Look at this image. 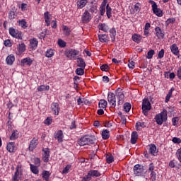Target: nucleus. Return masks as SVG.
I'll list each match as a JSON object with an SVG mask.
<instances>
[{
  "instance_id": "nucleus-38",
  "label": "nucleus",
  "mask_w": 181,
  "mask_h": 181,
  "mask_svg": "<svg viewBox=\"0 0 181 181\" xmlns=\"http://www.w3.org/2000/svg\"><path fill=\"white\" fill-rule=\"evenodd\" d=\"M49 177H50V173L49 171H43L42 178L44 180L49 181Z\"/></svg>"
},
{
  "instance_id": "nucleus-48",
  "label": "nucleus",
  "mask_w": 181,
  "mask_h": 181,
  "mask_svg": "<svg viewBox=\"0 0 181 181\" xmlns=\"http://www.w3.org/2000/svg\"><path fill=\"white\" fill-rule=\"evenodd\" d=\"M30 169L31 171L33 172V173H34L35 175H37V173H39V170H37V166H34V165H30Z\"/></svg>"
},
{
  "instance_id": "nucleus-57",
  "label": "nucleus",
  "mask_w": 181,
  "mask_h": 181,
  "mask_svg": "<svg viewBox=\"0 0 181 181\" xmlns=\"http://www.w3.org/2000/svg\"><path fill=\"white\" fill-rule=\"evenodd\" d=\"M173 125L176 127L177 125V122H179V117H174L172 119Z\"/></svg>"
},
{
  "instance_id": "nucleus-20",
  "label": "nucleus",
  "mask_w": 181,
  "mask_h": 181,
  "mask_svg": "<svg viewBox=\"0 0 181 181\" xmlns=\"http://www.w3.org/2000/svg\"><path fill=\"white\" fill-rule=\"evenodd\" d=\"M45 21L47 23V26H50V22H52V16L47 11L44 13Z\"/></svg>"
},
{
  "instance_id": "nucleus-64",
  "label": "nucleus",
  "mask_w": 181,
  "mask_h": 181,
  "mask_svg": "<svg viewBox=\"0 0 181 181\" xmlns=\"http://www.w3.org/2000/svg\"><path fill=\"white\" fill-rule=\"evenodd\" d=\"M153 170H155V166L153 165V163H151L149 165L148 172H153Z\"/></svg>"
},
{
  "instance_id": "nucleus-7",
  "label": "nucleus",
  "mask_w": 181,
  "mask_h": 181,
  "mask_svg": "<svg viewBox=\"0 0 181 181\" xmlns=\"http://www.w3.org/2000/svg\"><path fill=\"white\" fill-rule=\"evenodd\" d=\"M150 4H151L152 5V10L153 13H155L156 16H158L159 18H162V16H163V13L162 12V10H160V8H158V5L156 4V3L151 0Z\"/></svg>"
},
{
  "instance_id": "nucleus-28",
  "label": "nucleus",
  "mask_w": 181,
  "mask_h": 181,
  "mask_svg": "<svg viewBox=\"0 0 181 181\" xmlns=\"http://www.w3.org/2000/svg\"><path fill=\"white\" fill-rule=\"evenodd\" d=\"M98 39L102 43H107V42H108V36H107L105 34L99 35Z\"/></svg>"
},
{
  "instance_id": "nucleus-15",
  "label": "nucleus",
  "mask_w": 181,
  "mask_h": 181,
  "mask_svg": "<svg viewBox=\"0 0 181 181\" xmlns=\"http://www.w3.org/2000/svg\"><path fill=\"white\" fill-rule=\"evenodd\" d=\"M37 45H39V42L36 38H33L30 40V50H36L37 49Z\"/></svg>"
},
{
  "instance_id": "nucleus-12",
  "label": "nucleus",
  "mask_w": 181,
  "mask_h": 181,
  "mask_svg": "<svg viewBox=\"0 0 181 181\" xmlns=\"http://www.w3.org/2000/svg\"><path fill=\"white\" fill-rule=\"evenodd\" d=\"M115 93L117 98L119 99L118 104L119 105H121L124 103V93H122V90L119 89L117 90Z\"/></svg>"
},
{
  "instance_id": "nucleus-10",
  "label": "nucleus",
  "mask_w": 181,
  "mask_h": 181,
  "mask_svg": "<svg viewBox=\"0 0 181 181\" xmlns=\"http://www.w3.org/2000/svg\"><path fill=\"white\" fill-rule=\"evenodd\" d=\"M134 173L136 176H141V175H144V167L141 165L136 164L134 167Z\"/></svg>"
},
{
  "instance_id": "nucleus-51",
  "label": "nucleus",
  "mask_w": 181,
  "mask_h": 181,
  "mask_svg": "<svg viewBox=\"0 0 181 181\" xmlns=\"http://www.w3.org/2000/svg\"><path fill=\"white\" fill-rule=\"evenodd\" d=\"M4 45L6 47H12V42H11V40L9 39L4 40Z\"/></svg>"
},
{
  "instance_id": "nucleus-55",
  "label": "nucleus",
  "mask_w": 181,
  "mask_h": 181,
  "mask_svg": "<svg viewBox=\"0 0 181 181\" xmlns=\"http://www.w3.org/2000/svg\"><path fill=\"white\" fill-rule=\"evenodd\" d=\"M164 56H165V50H164L163 49H162L158 52V59H162V58H163Z\"/></svg>"
},
{
  "instance_id": "nucleus-49",
  "label": "nucleus",
  "mask_w": 181,
  "mask_h": 181,
  "mask_svg": "<svg viewBox=\"0 0 181 181\" xmlns=\"http://www.w3.org/2000/svg\"><path fill=\"white\" fill-rule=\"evenodd\" d=\"M71 168V165H67L63 170L62 173L64 175H67V173H69V171L70 170V169Z\"/></svg>"
},
{
  "instance_id": "nucleus-22",
  "label": "nucleus",
  "mask_w": 181,
  "mask_h": 181,
  "mask_svg": "<svg viewBox=\"0 0 181 181\" xmlns=\"http://www.w3.org/2000/svg\"><path fill=\"white\" fill-rule=\"evenodd\" d=\"M88 174H89L90 177H100V176H101V173H100V172H98V170H90Z\"/></svg>"
},
{
  "instance_id": "nucleus-63",
  "label": "nucleus",
  "mask_w": 181,
  "mask_h": 181,
  "mask_svg": "<svg viewBox=\"0 0 181 181\" xmlns=\"http://www.w3.org/2000/svg\"><path fill=\"white\" fill-rule=\"evenodd\" d=\"M173 142L174 144H180L181 143V139L180 138H177V137H174L173 139Z\"/></svg>"
},
{
  "instance_id": "nucleus-2",
  "label": "nucleus",
  "mask_w": 181,
  "mask_h": 181,
  "mask_svg": "<svg viewBox=\"0 0 181 181\" xmlns=\"http://www.w3.org/2000/svg\"><path fill=\"white\" fill-rule=\"evenodd\" d=\"M78 144L80 146L94 145V144H97V138L95 136H85L78 140Z\"/></svg>"
},
{
  "instance_id": "nucleus-31",
  "label": "nucleus",
  "mask_w": 181,
  "mask_h": 181,
  "mask_svg": "<svg viewBox=\"0 0 181 181\" xmlns=\"http://www.w3.org/2000/svg\"><path fill=\"white\" fill-rule=\"evenodd\" d=\"M146 127V123L144 122H137L136 123V131H141V128H145Z\"/></svg>"
},
{
  "instance_id": "nucleus-1",
  "label": "nucleus",
  "mask_w": 181,
  "mask_h": 181,
  "mask_svg": "<svg viewBox=\"0 0 181 181\" xmlns=\"http://www.w3.org/2000/svg\"><path fill=\"white\" fill-rule=\"evenodd\" d=\"M9 34L11 35V36H12V37L18 39L17 42L19 44L17 45V47L16 49V54L19 57H22V56H23V42H22V32H20L19 30H16L13 28H10ZM19 40H21V42Z\"/></svg>"
},
{
  "instance_id": "nucleus-19",
  "label": "nucleus",
  "mask_w": 181,
  "mask_h": 181,
  "mask_svg": "<svg viewBox=\"0 0 181 181\" xmlns=\"http://www.w3.org/2000/svg\"><path fill=\"white\" fill-rule=\"evenodd\" d=\"M14 62H15V55L12 54H9L6 59V64H8V66H12Z\"/></svg>"
},
{
  "instance_id": "nucleus-58",
  "label": "nucleus",
  "mask_w": 181,
  "mask_h": 181,
  "mask_svg": "<svg viewBox=\"0 0 181 181\" xmlns=\"http://www.w3.org/2000/svg\"><path fill=\"white\" fill-rule=\"evenodd\" d=\"M34 163L35 166H40V158H34Z\"/></svg>"
},
{
  "instance_id": "nucleus-46",
  "label": "nucleus",
  "mask_w": 181,
  "mask_h": 181,
  "mask_svg": "<svg viewBox=\"0 0 181 181\" xmlns=\"http://www.w3.org/2000/svg\"><path fill=\"white\" fill-rule=\"evenodd\" d=\"M153 54H155V51L153 49H151L147 52L146 59H152L153 57Z\"/></svg>"
},
{
  "instance_id": "nucleus-43",
  "label": "nucleus",
  "mask_w": 181,
  "mask_h": 181,
  "mask_svg": "<svg viewBox=\"0 0 181 181\" xmlns=\"http://www.w3.org/2000/svg\"><path fill=\"white\" fill-rule=\"evenodd\" d=\"M140 11H141V4L136 3L134 5V12L136 13H139V12H140Z\"/></svg>"
},
{
  "instance_id": "nucleus-21",
  "label": "nucleus",
  "mask_w": 181,
  "mask_h": 181,
  "mask_svg": "<svg viewBox=\"0 0 181 181\" xmlns=\"http://www.w3.org/2000/svg\"><path fill=\"white\" fill-rule=\"evenodd\" d=\"M170 50L173 54H175V56H179V47L176 44H173L170 46Z\"/></svg>"
},
{
  "instance_id": "nucleus-13",
  "label": "nucleus",
  "mask_w": 181,
  "mask_h": 181,
  "mask_svg": "<svg viewBox=\"0 0 181 181\" xmlns=\"http://www.w3.org/2000/svg\"><path fill=\"white\" fill-rule=\"evenodd\" d=\"M54 139L58 141L59 144H62L63 142V138H64V135L63 134V132L61 130H59L58 132H55Z\"/></svg>"
},
{
  "instance_id": "nucleus-61",
  "label": "nucleus",
  "mask_w": 181,
  "mask_h": 181,
  "mask_svg": "<svg viewBox=\"0 0 181 181\" xmlns=\"http://www.w3.org/2000/svg\"><path fill=\"white\" fill-rule=\"evenodd\" d=\"M45 125H50V124H52V117H47L45 120Z\"/></svg>"
},
{
  "instance_id": "nucleus-26",
  "label": "nucleus",
  "mask_w": 181,
  "mask_h": 181,
  "mask_svg": "<svg viewBox=\"0 0 181 181\" xmlns=\"http://www.w3.org/2000/svg\"><path fill=\"white\" fill-rule=\"evenodd\" d=\"M6 149L8 152H10V153H12L13 151H15V142H10L7 144Z\"/></svg>"
},
{
  "instance_id": "nucleus-11",
  "label": "nucleus",
  "mask_w": 181,
  "mask_h": 181,
  "mask_svg": "<svg viewBox=\"0 0 181 181\" xmlns=\"http://www.w3.org/2000/svg\"><path fill=\"white\" fill-rule=\"evenodd\" d=\"M50 158V149L45 148L42 149V160L45 162H49Z\"/></svg>"
},
{
  "instance_id": "nucleus-39",
  "label": "nucleus",
  "mask_w": 181,
  "mask_h": 181,
  "mask_svg": "<svg viewBox=\"0 0 181 181\" xmlns=\"http://www.w3.org/2000/svg\"><path fill=\"white\" fill-rule=\"evenodd\" d=\"M17 15L16 13H15V11H10L8 13V19H10V21H12L13 19H15L16 18Z\"/></svg>"
},
{
  "instance_id": "nucleus-30",
  "label": "nucleus",
  "mask_w": 181,
  "mask_h": 181,
  "mask_svg": "<svg viewBox=\"0 0 181 181\" xmlns=\"http://www.w3.org/2000/svg\"><path fill=\"white\" fill-rule=\"evenodd\" d=\"M77 66L78 67L86 69V62H84V59H83V58L77 59Z\"/></svg>"
},
{
  "instance_id": "nucleus-56",
  "label": "nucleus",
  "mask_w": 181,
  "mask_h": 181,
  "mask_svg": "<svg viewBox=\"0 0 181 181\" xmlns=\"http://www.w3.org/2000/svg\"><path fill=\"white\" fill-rule=\"evenodd\" d=\"M150 176L151 180H156V173H155V171H151Z\"/></svg>"
},
{
  "instance_id": "nucleus-6",
  "label": "nucleus",
  "mask_w": 181,
  "mask_h": 181,
  "mask_svg": "<svg viewBox=\"0 0 181 181\" xmlns=\"http://www.w3.org/2000/svg\"><path fill=\"white\" fill-rule=\"evenodd\" d=\"M23 175V170L22 169V166L18 165L16 167V172L14 175L12 177L13 181H19L22 179V175Z\"/></svg>"
},
{
  "instance_id": "nucleus-27",
  "label": "nucleus",
  "mask_w": 181,
  "mask_h": 181,
  "mask_svg": "<svg viewBox=\"0 0 181 181\" xmlns=\"http://www.w3.org/2000/svg\"><path fill=\"white\" fill-rule=\"evenodd\" d=\"M37 91L42 92V91H49L50 90V86L48 85H40L37 88Z\"/></svg>"
},
{
  "instance_id": "nucleus-53",
  "label": "nucleus",
  "mask_w": 181,
  "mask_h": 181,
  "mask_svg": "<svg viewBox=\"0 0 181 181\" xmlns=\"http://www.w3.org/2000/svg\"><path fill=\"white\" fill-rule=\"evenodd\" d=\"M58 45L60 46V47H66V42H64L63 40H59Z\"/></svg>"
},
{
  "instance_id": "nucleus-45",
  "label": "nucleus",
  "mask_w": 181,
  "mask_h": 181,
  "mask_svg": "<svg viewBox=\"0 0 181 181\" xmlns=\"http://www.w3.org/2000/svg\"><path fill=\"white\" fill-rule=\"evenodd\" d=\"M84 69H86V68L80 67V68L76 69V74L78 76H83V74H84Z\"/></svg>"
},
{
  "instance_id": "nucleus-50",
  "label": "nucleus",
  "mask_w": 181,
  "mask_h": 181,
  "mask_svg": "<svg viewBox=\"0 0 181 181\" xmlns=\"http://www.w3.org/2000/svg\"><path fill=\"white\" fill-rule=\"evenodd\" d=\"M106 160L108 163H112V162H114V157L111 155H107Z\"/></svg>"
},
{
  "instance_id": "nucleus-32",
  "label": "nucleus",
  "mask_w": 181,
  "mask_h": 181,
  "mask_svg": "<svg viewBox=\"0 0 181 181\" xmlns=\"http://www.w3.org/2000/svg\"><path fill=\"white\" fill-rule=\"evenodd\" d=\"M112 8H111V7H110V4H107L106 6V15L108 18V19H110L112 16Z\"/></svg>"
},
{
  "instance_id": "nucleus-8",
  "label": "nucleus",
  "mask_w": 181,
  "mask_h": 181,
  "mask_svg": "<svg viewBox=\"0 0 181 181\" xmlns=\"http://www.w3.org/2000/svg\"><path fill=\"white\" fill-rule=\"evenodd\" d=\"M107 101L112 108H115L117 105V99L115 98V94L110 92L107 95Z\"/></svg>"
},
{
  "instance_id": "nucleus-52",
  "label": "nucleus",
  "mask_w": 181,
  "mask_h": 181,
  "mask_svg": "<svg viewBox=\"0 0 181 181\" xmlns=\"http://www.w3.org/2000/svg\"><path fill=\"white\" fill-rule=\"evenodd\" d=\"M108 69H110V66L107 64H103L100 66L102 71H108Z\"/></svg>"
},
{
  "instance_id": "nucleus-42",
  "label": "nucleus",
  "mask_w": 181,
  "mask_h": 181,
  "mask_svg": "<svg viewBox=\"0 0 181 181\" xmlns=\"http://www.w3.org/2000/svg\"><path fill=\"white\" fill-rule=\"evenodd\" d=\"M103 139H108L110 138V132L108 130H103L102 132Z\"/></svg>"
},
{
  "instance_id": "nucleus-4",
  "label": "nucleus",
  "mask_w": 181,
  "mask_h": 181,
  "mask_svg": "<svg viewBox=\"0 0 181 181\" xmlns=\"http://www.w3.org/2000/svg\"><path fill=\"white\" fill-rule=\"evenodd\" d=\"M78 53L79 52L76 49H69L65 52V56L67 57V59H69V60H76Z\"/></svg>"
},
{
  "instance_id": "nucleus-17",
  "label": "nucleus",
  "mask_w": 181,
  "mask_h": 181,
  "mask_svg": "<svg viewBox=\"0 0 181 181\" xmlns=\"http://www.w3.org/2000/svg\"><path fill=\"white\" fill-rule=\"evenodd\" d=\"M156 35L158 39H163L165 37V33L159 27L155 28Z\"/></svg>"
},
{
  "instance_id": "nucleus-25",
  "label": "nucleus",
  "mask_w": 181,
  "mask_h": 181,
  "mask_svg": "<svg viewBox=\"0 0 181 181\" xmlns=\"http://www.w3.org/2000/svg\"><path fill=\"white\" fill-rule=\"evenodd\" d=\"M110 36L111 37L112 42H115V37L117 36V30H115V28H112L110 30Z\"/></svg>"
},
{
  "instance_id": "nucleus-37",
  "label": "nucleus",
  "mask_w": 181,
  "mask_h": 181,
  "mask_svg": "<svg viewBox=\"0 0 181 181\" xmlns=\"http://www.w3.org/2000/svg\"><path fill=\"white\" fill-rule=\"evenodd\" d=\"M107 100L102 99L99 101V107L104 110L107 108Z\"/></svg>"
},
{
  "instance_id": "nucleus-40",
  "label": "nucleus",
  "mask_w": 181,
  "mask_h": 181,
  "mask_svg": "<svg viewBox=\"0 0 181 181\" xmlns=\"http://www.w3.org/2000/svg\"><path fill=\"white\" fill-rule=\"evenodd\" d=\"M33 63V59L30 57L25 58L23 59V64H27V66H30Z\"/></svg>"
},
{
  "instance_id": "nucleus-9",
  "label": "nucleus",
  "mask_w": 181,
  "mask_h": 181,
  "mask_svg": "<svg viewBox=\"0 0 181 181\" xmlns=\"http://www.w3.org/2000/svg\"><path fill=\"white\" fill-rule=\"evenodd\" d=\"M91 14L90 13V12H88V10H86L81 16V21L83 23H88V22L91 21Z\"/></svg>"
},
{
  "instance_id": "nucleus-23",
  "label": "nucleus",
  "mask_w": 181,
  "mask_h": 181,
  "mask_svg": "<svg viewBox=\"0 0 181 181\" xmlns=\"http://www.w3.org/2000/svg\"><path fill=\"white\" fill-rule=\"evenodd\" d=\"M36 146H37V139L33 138L30 144V146H29L30 151H33L35 148H36Z\"/></svg>"
},
{
  "instance_id": "nucleus-34",
  "label": "nucleus",
  "mask_w": 181,
  "mask_h": 181,
  "mask_svg": "<svg viewBox=\"0 0 181 181\" xmlns=\"http://www.w3.org/2000/svg\"><path fill=\"white\" fill-rule=\"evenodd\" d=\"M54 56V50L53 49H48L45 52V57L50 58Z\"/></svg>"
},
{
  "instance_id": "nucleus-54",
  "label": "nucleus",
  "mask_w": 181,
  "mask_h": 181,
  "mask_svg": "<svg viewBox=\"0 0 181 181\" xmlns=\"http://www.w3.org/2000/svg\"><path fill=\"white\" fill-rule=\"evenodd\" d=\"M128 67L132 69V70H134L135 68V62H134V61H129Z\"/></svg>"
},
{
  "instance_id": "nucleus-16",
  "label": "nucleus",
  "mask_w": 181,
  "mask_h": 181,
  "mask_svg": "<svg viewBox=\"0 0 181 181\" xmlns=\"http://www.w3.org/2000/svg\"><path fill=\"white\" fill-rule=\"evenodd\" d=\"M148 152L151 155L153 156H156L158 155V148H156V146L155 144L148 145Z\"/></svg>"
},
{
  "instance_id": "nucleus-59",
  "label": "nucleus",
  "mask_w": 181,
  "mask_h": 181,
  "mask_svg": "<svg viewBox=\"0 0 181 181\" xmlns=\"http://www.w3.org/2000/svg\"><path fill=\"white\" fill-rule=\"evenodd\" d=\"M175 21H176V19L175 18H168L165 21V23H167V25H169L170 23H173Z\"/></svg>"
},
{
  "instance_id": "nucleus-5",
  "label": "nucleus",
  "mask_w": 181,
  "mask_h": 181,
  "mask_svg": "<svg viewBox=\"0 0 181 181\" xmlns=\"http://www.w3.org/2000/svg\"><path fill=\"white\" fill-rule=\"evenodd\" d=\"M142 112L144 115H148V112L151 111L152 106L151 105V102L149 99H144L142 103Z\"/></svg>"
},
{
  "instance_id": "nucleus-3",
  "label": "nucleus",
  "mask_w": 181,
  "mask_h": 181,
  "mask_svg": "<svg viewBox=\"0 0 181 181\" xmlns=\"http://www.w3.org/2000/svg\"><path fill=\"white\" fill-rule=\"evenodd\" d=\"M155 119L158 125H162L163 122L168 121V110H163L160 114L156 115Z\"/></svg>"
},
{
  "instance_id": "nucleus-60",
  "label": "nucleus",
  "mask_w": 181,
  "mask_h": 181,
  "mask_svg": "<svg viewBox=\"0 0 181 181\" xmlns=\"http://www.w3.org/2000/svg\"><path fill=\"white\" fill-rule=\"evenodd\" d=\"M100 13L101 16H104V15L105 14V7H103L100 6Z\"/></svg>"
},
{
  "instance_id": "nucleus-33",
  "label": "nucleus",
  "mask_w": 181,
  "mask_h": 181,
  "mask_svg": "<svg viewBox=\"0 0 181 181\" xmlns=\"http://www.w3.org/2000/svg\"><path fill=\"white\" fill-rule=\"evenodd\" d=\"M99 30H103V32H108L110 30V28L105 23L99 24Z\"/></svg>"
},
{
  "instance_id": "nucleus-36",
  "label": "nucleus",
  "mask_w": 181,
  "mask_h": 181,
  "mask_svg": "<svg viewBox=\"0 0 181 181\" xmlns=\"http://www.w3.org/2000/svg\"><path fill=\"white\" fill-rule=\"evenodd\" d=\"M63 32L64 35L65 36H70V33L71 32V30H70V28L67 27L66 25H63Z\"/></svg>"
},
{
  "instance_id": "nucleus-47",
  "label": "nucleus",
  "mask_w": 181,
  "mask_h": 181,
  "mask_svg": "<svg viewBox=\"0 0 181 181\" xmlns=\"http://www.w3.org/2000/svg\"><path fill=\"white\" fill-rule=\"evenodd\" d=\"M16 138H18V131H16V132L14 131L11 134V135L10 136V139H11V141H15V139H16Z\"/></svg>"
},
{
  "instance_id": "nucleus-44",
  "label": "nucleus",
  "mask_w": 181,
  "mask_h": 181,
  "mask_svg": "<svg viewBox=\"0 0 181 181\" xmlns=\"http://www.w3.org/2000/svg\"><path fill=\"white\" fill-rule=\"evenodd\" d=\"M88 9H89V12H90L91 13H95L97 12V6H89V7H88Z\"/></svg>"
},
{
  "instance_id": "nucleus-62",
  "label": "nucleus",
  "mask_w": 181,
  "mask_h": 181,
  "mask_svg": "<svg viewBox=\"0 0 181 181\" xmlns=\"http://www.w3.org/2000/svg\"><path fill=\"white\" fill-rule=\"evenodd\" d=\"M90 180H91V177L88 173L87 175H86L85 177H83L81 181H90Z\"/></svg>"
},
{
  "instance_id": "nucleus-18",
  "label": "nucleus",
  "mask_w": 181,
  "mask_h": 181,
  "mask_svg": "<svg viewBox=\"0 0 181 181\" xmlns=\"http://www.w3.org/2000/svg\"><path fill=\"white\" fill-rule=\"evenodd\" d=\"M88 3V0H78L76 2V6L78 9H83L86 5Z\"/></svg>"
},
{
  "instance_id": "nucleus-29",
  "label": "nucleus",
  "mask_w": 181,
  "mask_h": 181,
  "mask_svg": "<svg viewBox=\"0 0 181 181\" xmlns=\"http://www.w3.org/2000/svg\"><path fill=\"white\" fill-rule=\"evenodd\" d=\"M132 39L133 42H135L136 43H141V40H142V36L138 34H134L132 35Z\"/></svg>"
},
{
  "instance_id": "nucleus-35",
  "label": "nucleus",
  "mask_w": 181,
  "mask_h": 181,
  "mask_svg": "<svg viewBox=\"0 0 181 181\" xmlns=\"http://www.w3.org/2000/svg\"><path fill=\"white\" fill-rule=\"evenodd\" d=\"M173 91H175V88H172L169 90L168 93L166 95V98H165V103H169V100L172 98V94H173Z\"/></svg>"
},
{
  "instance_id": "nucleus-14",
  "label": "nucleus",
  "mask_w": 181,
  "mask_h": 181,
  "mask_svg": "<svg viewBox=\"0 0 181 181\" xmlns=\"http://www.w3.org/2000/svg\"><path fill=\"white\" fill-rule=\"evenodd\" d=\"M51 110L54 115H59V112L60 111V109L59 108V103H52Z\"/></svg>"
},
{
  "instance_id": "nucleus-41",
  "label": "nucleus",
  "mask_w": 181,
  "mask_h": 181,
  "mask_svg": "<svg viewBox=\"0 0 181 181\" xmlns=\"http://www.w3.org/2000/svg\"><path fill=\"white\" fill-rule=\"evenodd\" d=\"M132 106L131 105V103H126L124 105V110L125 111V112H129V111H131V107Z\"/></svg>"
},
{
  "instance_id": "nucleus-24",
  "label": "nucleus",
  "mask_w": 181,
  "mask_h": 181,
  "mask_svg": "<svg viewBox=\"0 0 181 181\" xmlns=\"http://www.w3.org/2000/svg\"><path fill=\"white\" fill-rule=\"evenodd\" d=\"M136 141H138V132H133L131 135V143L133 145H135V144H136Z\"/></svg>"
}]
</instances>
